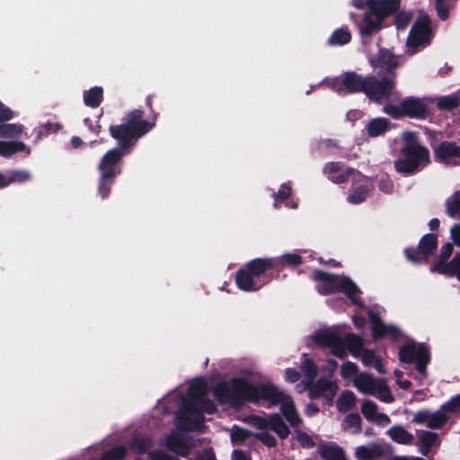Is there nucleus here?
<instances>
[{
	"mask_svg": "<svg viewBox=\"0 0 460 460\" xmlns=\"http://www.w3.org/2000/svg\"><path fill=\"white\" fill-rule=\"evenodd\" d=\"M144 116L145 111L142 109H134L124 114L121 123L111 124L109 127L110 136L118 146L108 150L98 164V194L102 199L109 197L115 178L121 173L123 158L129 155L137 141L155 126L157 114L155 115L154 121L146 119Z\"/></svg>",
	"mask_w": 460,
	"mask_h": 460,
	"instance_id": "f257e3e1",
	"label": "nucleus"
},
{
	"mask_svg": "<svg viewBox=\"0 0 460 460\" xmlns=\"http://www.w3.org/2000/svg\"><path fill=\"white\" fill-rule=\"evenodd\" d=\"M213 394L220 403H229L240 408L245 402H259L261 400L277 405L283 398L284 392L272 384H251L243 377H233L228 382L217 384Z\"/></svg>",
	"mask_w": 460,
	"mask_h": 460,
	"instance_id": "f03ea898",
	"label": "nucleus"
},
{
	"mask_svg": "<svg viewBox=\"0 0 460 460\" xmlns=\"http://www.w3.org/2000/svg\"><path fill=\"white\" fill-rule=\"evenodd\" d=\"M278 261L272 257L255 258L235 272L236 287L244 292H255L279 277Z\"/></svg>",
	"mask_w": 460,
	"mask_h": 460,
	"instance_id": "7ed1b4c3",
	"label": "nucleus"
},
{
	"mask_svg": "<svg viewBox=\"0 0 460 460\" xmlns=\"http://www.w3.org/2000/svg\"><path fill=\"white\" fill-rule=\"evenodd\" d=\"M313 279L320 282L316 290L323 296H328L342 292L352 304L362 306V300L358 297L360 293L358 287L349 278L333 273L325 272L322 270H315L313 273Z\"/></svg>",
	"mask_w": 460,
	"mask_h": 460,
	"instance_id": "20e7f679",
	"label": "nucleus"
},
{
	"mask_svg": "<svg viewBox=\"0 0 460 460\" xmlns=\"http://www.w3.org/2000/svg\"><path fill=\"white\" fill-rule=\"evenodd\" d=\"M403 140L404 144L401 149L402 158L394 161V167L398 172L411 174L418 170L421 163H429V151L419 143L413 132H406Z\"/></svg>",
	"mask_w": 460,
	"mask_h": 460,
	"instance_id": "39448f33",
	"label": "nucleus"
},
{
	"mask_svg": "<svg viewBox=\"0 0 460 460\" xmlns=\"http://www.w3.org/2000/svg\"><path fill=\"white\" fill-rule=\"evenodd\" d=\"M399 360L405 364L415 363V368L420 375H425L430 361V352L424 343H406L399 349Z\"/></svg>",
	"mask_w": 460,
	"mask_h": 460,
	"instance_id": "423d86ee",
	"label": "nucleus"
},
{
	"mask_svg": "<svg viewBox=\"0 0 460 460\" xmlns=\"http://www.w3.org/2000/svg\"><path fill=\"white\" fill-rule=\"evenodd\" d=\"M395 87V77L386 75L377 79L374 75L367 76L365 94L373 101L379 102L382 99H389Z\"/></svg>",
	"mask_w": 460,
	"mask_h": 460,
	"instance_id": "0eeeda50",
	"label": "nucleus"
},
{
	"mask_svg": "<svg viewBox=\"0 0 460 460\" xmlns=\"http://www.w3.org/2000/svg\"><path fill=\"white\" fill-rule=\"evenodd\" d=\"M437 247L438 236L436 234L429 233L420 238L417 249L407 247L404 249L403 253L409 261L420 263L421 261H428Z\"/></svg>",
	"mask_w": 460,
	"mask_h": 460,
	"instance_id": "6e6552de",
	"label": "nucleus"
},
{
	"mask_svg": "<svg viewBox=\"0 0 460 460\" xmlns=\"http://www.w3.org/2000/svg\"><path fill=\"white\" fill-rule=\"evenodd\" d=\"M432 34L431 21L428 15L420 16L412 25L407 43L410 47H419L429 43Z\"/></svg>",
	"mask_w": 460,
	"mask_h": 460,
	"instance_id": "1a4fd4ad",
	"label": "nucleus"
},
{
	"mask_svg": "<svg viewBox=\"0 0 460 460\" xmlns=\"http://www.w3.org/2000/svg\"><path fill=\"white\" fill-rule=\"evenodd\" d=\"M183 407L187 412L197 415V418L194 420L195 427L188 428L190 430H199V427L202 426L204 422L202 412L213 414L217 411L215 402L207 396L198 400L197 402H184Z\"/></svg>",
	"mask_w": 460,
	"mask_h": 460,
	"instance_id": "9d476101",
	"label": "nucleus"
},
{
	"mask_svg": "<svg viewBox=\"0 0 460 460\" xmlns=\"http://www.w3.org/2000/svg\"><path fill=\"white\" fill-rule=\"evenodd\" d=\"M374 68H380L387 73V75L395 77V69L402 66L400 57L395 56L390 49L380 48L377 54L370 59Z\"/></svg>",
	"mask_w": 460,
	"mask_h": 460,
	"instance_id": "9b49d317",
	"label": "nucleus"
},
{
	"mask_svg": "<svg viewBox=\"0 0 460 460\" xmlns=\"http://www.w3.org/2000/svg\"><path fill=\"white\" fill-rule=\"evenodd\" d=\"M305 387L307 389L308 396L312 400L319 399L326 394H328L331 399L335 396L338 390L336 383L326 377H320L310 384L309 382H305Z\"/></svg>",
	"mask_w": 460,
	"mask_h": 460,
	"instance_id": "f8f14e48",
	"label": "nucleus"
},
{
	"mask_svg": "<svg viewBox=\"0 0 460 460\" xmlns=\"http://www.w3.org/2000/svg\"><path fill=\"white\" fill-rule=\"evenodd\" d=\"M436 158L448 165H460V146L455 142L442 141L434 150Z\"/></svg>",
	"mask_w": 460,
	"mask_h": 460,
	"instance_id": "ddd939ff",
	"label": "nucleus"
},
{
	"mask_svg": "<svg viewBox=\"0 0 460 460\" xmlns=\"http://www.w3.org/2000/svg\"><path fill=\"white\" fill-rule=\"evenodd\" d=\"M402 109L405 117L411 119H425L430 114L428 105L413 96L406 97L402 101Z\"/></svg>",
	"mask_w": 460,
	"mask_h": 460,
	"instance_id": "4468645a",
	"label": "nucleus"
},
{
	"mask_svg": "<svg viewBox=\"0 0 460 460\" xmlns=\"http://www.w3.org/2000/svg\"><path fill=\"white\" fill-rule=\"evenodd\" d=\"M401 0H367V7L372 14L376 15L382 21L390 16L400 8Z\"/></svg>",
	"mask_w": 460,
	"mask_h": 460,
	"instance_id": "2eb2a0df",
	"label": "nucleus"
},
{
	"mask_svg": "<svg viewBox=\"0 0 460 460\" xmlns=\"http://www.w3.org/2000/svg\"><path fill=\"white\" fill-rule=\"evenodd\" d=\"M340 83L349 93H365L367 77H363L361 75L357 74L354 71L344 72L341 75Z\"/></svg>",
	"mask_w": 460,
	"mask_h": 460,
	"instance_id": "dca6fc26",
	"label": "nucleus"
},
{
	"mask_svg": "<svg viewBox=\"0 0 460 460\" xmlns=\"http://www.w3.org/2000/svg\"><path fill=\"white\" fill-rule=\"evenodd\" d=\"M161 445L181 457H187L190 454V447L183 437L178 433H172L166 436L164 442H161Z\"/></svg>",
	"mask_w": 460,
	"mask_h": 460,
	"instance_id": "f3484780",
	"label": "nucleus"
},
{
	"mask_svg": "<svg viewBox=\"0 0 460 460\" xmlns=\"http://www.w3.org/2000/svg\"><path fill=\"white\" fill-rule=\"evenodd\" d=\"M279 403H281V412L290 426L294 428L298 427L302 423V419L296 409L292 398L284 393L282 400Z\"/></svg>",
	"mask_w": 460,
	"mask_h": 460,
	"instance_id": "a211bd4d",
	"label": "nucleus"
},
{
	"mask_svg": "<svg viewBox=\"0 0 460 460\" xmlns=\"http://www.w3.org/2000/svg\"><path fill=\"white\" fill-rule=\"evenodd\" d=\"M383 379L375 378L368 373H361L355 379L357 389L366 394H375Z\"/></svg>",
	"mask_w": 460,
	"mask_h": 460,
	"instance_id": "6ab92c4d",
	"label": "nucleus"
},
{
	"mask_svg": "<svg viewBox=\"0 0 460 460\" xmlns=\"http://www.w3.org/2000/svg\"><path fill=\"white\" fill-rule=\"evenodd\" d=\"M385 455L384 447L376 443L369 447L360 446L355 450V457L358 460H375L383 457Z\"/></svg>",
	"mask_w": 460,
	"mask_h": 460,
	"instance_id": "aec40b11",
	"label": "nucleus"
},
{
	"mask_svg": "<svg viewBox=\"0 0 460 460\" xmlns=\"http://www.w3.org/2000/svg\"><path fill=\"white\" fill-rule=\"evenodd\" d=\"M391 125V121L386 118H375L366 126L367 134L371 137L382 136L390 130Z\"/></svg>",
	"mask_w": 460,
	"mask_h": 460,
	"instance_id": "412c9836",
	"label": "nucleus"
},
{
	"mask_svg": "<svg viewBox=\"0 0 460 460\" xmlns=\"http://www.w3.org/2000/svg\"><path fill=\"white\" fill-rule=\"evenodd\" d=\"M318 452L323 460H347L344 450L335 443L320 445Z\"/></svg>",
	"mask_w": 460,
	"mask_h": 460,
	"instance_id": "4be33fe9",
	"label": "nucleus"
},
{
	"mask_svg": "<svg viewBox=\"0 0 460 460\" xmlns=\"http://www.w3.org/2000/svg\"><path fill=\"white\" fill-rule=\"evenodd\" d=\"M367 316L371 323V334L374 341L385 338L386 324L384 323L378 314L373 310L367 312Z\"/></svg>",
	"mask_w": 460,
	"mask_h": 460,
	"instance_id": "5701e85b",
	"label": "nucleus"
},
{
	"mask_svg": "<svg viewBox=\"0 0 460 460\" xmlns=\"http://www.w3.org/2000/svg\"><path fill=\"white\" fill-rule=\"evenodd\" d=\"M432 272L446 275L448 277L456 276L460 280V252H456L450 261H446Z\"/></svg>",
	"mask_w": 460,
	"mask_h": 460,
	"instance_id": "b1692460",
	"label": "nucleus"
},
{
	"mask_svg": "<svg viewBox=\"0 0 460 460\" xmlns=\"http://www.w3.org/2000/svg\"><path fill=\"white\" fill-rule=\"evenodd\" d=\"M208 384L203 377L196 378L188 389L190 400L188 402H197L207 396Z\"/></svg>",
	"mask_w": 460,
	"mask_h": 460,
	"instance_id": "393cba45",
	"label": "nucleus"
},
{
	"mask_svg": "<svg viewBox=\"0 0 460 460\" xmlns=\"http://www.w3.org/2000/svg\"><path fill=\"white\" fill-rule=\"evenodd\" d=\"M439 443V436L437 433L424 430L419 439L420 451L423 456H428L431 447Z\"/></svg>",
	"mask_w": 460,
	"mask_h": 460,
	"instance_id": "a878e982",
	"label": "nucleus"
},
{
	"mask_svg": "<svg viewBox=\"0 0 460 460\" xmlns=\"http://www.w3.org/2000/svg\"><path fill=\"white\" fill-rule=\"evenodd\" d=\"M270 430L275 432L279 438L286 439L290 430L279 413L270 414Z\"/></svg>",
	"mask_w": 460,
	"mask_h": 460,
	"instance_id": "bb28decb",
	"label": "nucleus"
},
{
	"mask_svg": "<svg viewBox=\"0 0 460 460\" xmlns=\"http://www.w3.org/2000/svg\"><path fill=\"white\" fill-rule=\"evenodd\" d=\"M383 21L376 17L373 20L371 14L366 13L363 18V24L359 26V31L363 38L370 37L376 31H378L382 27Z\"/></svg>",
	"mask_w": 460,
	"mask_h": 460,
	"instance_id": "cd10ccee",
	"label": "nucleus"
},
{
	"mask_svg": "<svg viewBox=\"0 0 460 460\" xmlns=\"http://www.w3.org/2000/svg\"><path fill=\"white\" fill-rule=\"evenodd\" d=\"M272 259L278 261L277 270L279 274L286 266L296 268L303 263L302 256L297 253L287 252L281 256L272 257Z\"/></svg>",
	"mask_w": 460,
	"mask_h": 460,
	"instance_id": "c85d7f7f",
	"label": "nucleus"
},
{
	"mask_svg": "<svg viewBox=\"0 0 460 460\" xmlns=\"http://www.w3.org/2000/svg\"><path fill=\"white\" fill-rule=\"evenodd\" d=\"M341 339V337L336 332L330 329L318 331L314 336L317 345L327 348H330Z\"/></svg>",
	"mask_w": 460,
	"mask_h": 460,
	"instance_id": "c756f323",
	"label": "nucleus"
},
{
	"mask_svg": "<svg viewBox=\"0 0 460 460\" xmlns=\"http://www.w3.org/2000/svg\"><path fill=\"white\" fill-rule=\"evenodd\" d=\"M351 40V33L348 27H341L333 31L328 39L330 46H343Z\"/></svg>",
	"mask_w": 460,
	"mask_h": 460,
	"instance_id": "7c9ffc66",
	"label": "nucleus"
},
{
	"mask_svg": "<svg viewBox=\"0 0 460 460\" xmlns=\"http://www.w3.org/2000/svg\"><path fill=\"white\" fill-rule=\"evenodd\" d=\"M103 100V90L100 86H94L84 93V104L91 108H97Z\"/></svg>",
	"mask_w": 460,
	"mask_h": 460,
	"instance_id": "2f4dec72",
	"label": "nucleus"
},
{
	"mask_svg": "<svg viewBox=\"0 0 460 460\" xmlns=\"http://www.w3.org/2000/svg\"><path fill=\"white\" fill-rule=\"evenodd\" d=\"M368 186L367 183H360L358 185L353 184L348 195V201L351 204H359L363 202L368 195Z\"/></svg>",
	"mask_w": 460,
	"mask_h": 460,
	"instance_id": "473e14b6",
	"label": "nucleus"
},
{
	"mask_svg": "<svg viewBox=\"0 0 460 460\" xmlns=\"http://www.w3.org/2000/svg\"><path fill=\"white\" fill-rule=\"evenodd\" d=\"M301 371L305 376L303 380V383L314 381L318 375V367L315 365L314 361L309 358L305 353L303 354V360L301 362Z\"/></svg>",
	"mask_w": 460,
	"mask_h": 460,
	"instance_id": "72a5a7b5",
	"label": "nucleus"
},
{
	"mask_svg": "<svg viewBox=\"0 0 460 460\" xmlns=\"http://www.w3.org/2000/svg\"><path fill=\"white\" fill-rule=\"evenodd\" d=\"M387 434L390 436L393 441L408 445L411 444L413 440V436L410 432H408L402 426H394L390 429H388Z\"/></svg>",
	"mask_w": 460,
	"mask_h": 460,
	"instance_id": "f704fd0d",
	"label": "nucleus"
},
{
	"mask_svg": "<svg viewBox=\"0 0 460 460\" xmlns=\"http://www.w3.org/2000/svg\"><path fill=\"white\" fill-rule=\"evenodd\" d=\"M26 148V145L22 141H0V155L3 157H10Z\"/></svg>",
	"mask_w": 460,
	"mask_h": 460,
	"instance_id": "c9c22d12",
	"label": "nucleus"
},
{
	"mask_svg": "<svg viewBox=\"0 0 460 460\" xmlns=\"http://www.w3.org/2000/svg\"><path fill=\"white\" fill-rule=\"evenodd\" d=\"M355 403V394L352 391L345 390L339 396L336 406L340 412H347L354 407Z\"/></svg>",
	"mask_w": 460,
	"mask_h": 460,
	"instance_id": "e433bc0d",
	"label": "nucleus"
},
{
	"mask_svg": "<svg viewBox=\"0 0 460 460\" xmlns=\"http://www.w3.org/2000/svg\"><path fill=\"white\" fill-rule=\"evenodd\" d=\"M153 446L151 438L142 436H135L129 441L128 447L137 454L143 455L149 453L148 449Z\"/></svg>",
	"mask_w": 460,
	"mask_h": 460,
	"instance_id": "4c0bfd02",
	"label": "nucleus"
},
{
	"mask_svg": "<svg viewBox=\"0 0 460 460\" xmlns=\"http://www.w3.org/2000/svg\"><path fill=\"white\" fill-rule=\"evenodd\" d=\"M344 341L346 349H349L353 357H358L364 349L362 339L354 333L347 334L344 337Z\"/></svg>",
	"mask_w": 460,
	"mask_h": 460,
	"instance_id": "58836bf2",
	"label": "nucleus"
},
{
	"mask_svg": "<svg viewBox=\"0 0 460 460\" xmlns=\"http://www.w3.org/2000/svg\"><path fill=\"white\" fill-rule=\"evenodd\" d=\"M0 122V137L2 138H14L19 137L23 130V126L15 123Z\"/></svg>",
	"mask_w": 460,
	"mask_h": 460,
	"instance_id": "ea45409f",
	"label": "nucleus"
},
{
	"mask_svg": "<svg viewBox=\"0 0 460 460\" xmlns=\"http://www.w3.org/2000/svg\"><path fill=\"white\" fill-rule=\"evenodd\" d=\"M449 417L446 415L440 407L437 411L430 412L428 428L432 429H441L447 423Z\"/></svg>",
	"mask_w": 460,
	"mask_h": 460,
	"instance_id": "a19ab883",
	"label": "nucleus"
},
{
	"mask_svg": "<svg viewBox=\"0 0 460 460\" xmlns=\"http://www.w3.org/2000/svg\"><path fill=\"white\" fill-rule=\"evenodd\" d=\"M460 104V99L453 94L446 95L438 99L437 107L440 111H453Z\"/></svg>",
	"mask_w": 460,
	"mask_h": 460,
	"instance_id": "79ce46f5",
	"label": "nucleus"
},
{
	"mask_svg": "<svg viewBox=\"0 0 460 460\" xmlns=\"http://www.w3.org/2000/svg\"><path fill=\"white\" fill-rule=\"evenodd\" d=\"M453 250H454V247H453V243H445L441 248H440V252H439V256H438V260L436 261L430 267V271L432 272L433 270H435L436 269H438V267L442 266L446 261H448V259L450 258V256L452 255L453 253Z\"/></svg>",
	"mask_w": 460,
	"mask_h": 460,
	"instance_id": "37998d69",
	"label": "nucleus"
},
{
	"mask_svg": "<svg viewBox=\"0 0 460 460\" xmlns=\"http://www.w3.org/2000/svg\"><path fill=\"white\" fill-rule=\"evenodd\" d=\"M128 455L126 447L119 445L102 453L104 460H124Z\"/></svg>",
	"mask_w": 460,
	"mask_h": 460,
	"instance_id": "c03bdc74",
	"label": "nucleus"
},
{
	"mask_svg": "<svg viewBox=\"0 0 460 460\" xmlns=\"http://www.w3.org/2000/svg\"><path fill=\"white\" fill-rule=\"evenodd\" d=\"M446 212L450 217H456L460 214V196L457 193L447 199Z\"/></svg>",
	"mask_w": 460,
	"mask_h": 460,
	"instance_id": "a18cd8bd",
	"label": "nucleus"
},
{
	"mask_svg": "<svg viewBox=\"0 0 460 460\" xmlns=\"http://www.w3.org/2000/svg\"><path fill=\"white\" fill-rule=\"evenodd\" d=\"M447 416L460 412V394L453 396L450 400L441 405Z\"/></svg>",
	"mask_w": 460,
	"mask_h": 460,
	"instance_id": "49530a36",
	"label": "nucleus"
},
{
	"mask_svg": "<svg viewBox=\"0 0 460 460\" xmlns=\"http://www.w3.org/2000/svg\"><path fill=\"white\" fill-rule=\"evenodd\" d=\"M361 412L367 420L373 421L377 414L376 403L370 400L365 401L361 405Z\"/></svg>",
	"mask_w": 460,
	"mask_h": 460,
	"instance_id": "de8ad7c7",
	"label": "nucleus"
},
{
	"mask_svg": "<svg viewBox=\"0 0 460 460\" xmlns=\"http://www.w3.org/2000/svg\"><path fill=\"white\" fill-rule=\"evenodd\" d=\"M450 0H435V9L440 20L446 21L449 17Z\"/></svg>",
	"mask_w": 460,
	"mask_h": 460,
	"instance_id": "09e8293b",
	"label": "nucleus"
},
{
	"mask_svg": "<svg viewBox=\"0 0 460 460\" xmlns=\"http://www.w3.org/2000/svg\"><path fill=\"white\" fill-rule=\"evenodd\" d=\"M341 376L343 379L351 378L358 376V366L350 361H347L341 365Z\"/></svg>",
	"mask_w": 460,
	"mask_h": 460,
	"instance_id": "8fccbe9b",
	"label": "nucleus"
},
{
	"mask_svg": "<svg viewBox=\"0 0 460 460\" xmlns=\"http://www.w3.org/2000/svg\"><path fill=\"white\" fill-rule=\"evenodd\" d=\"M376 393L379 394V399L384 402L390 403L394 401V397L385 380L381 382Z\"/></svg>",
	"mask_w": 460,
	"mask_h": 460,
	"instance_id": "3c124183",
	"label": "nucleus"
},
{
	"mask_svg": "<svg viewBox=\"0 0 460 460\" xmlns=\"http://www.w3.org/2000/svg\"><path fill=\"white\" fill-rule=\"evenodd\" d=\"M31 174L26 171H13L10 176L5 177V181L8 182V186L13 182H25L30 180Z\"/></svg>",
	"mask_w": 460,
	"mask_h": 460,
	"instance_id": "603ef678",
	"label": "nucleus"
},
{
	"mask_svg": "<svg viewBox=\"0 0 460 460\" xmlns=\"http://www.w3.org/2000/svg\"><path fill=\"white\" fill-rule=\"evenodd\" d=\"M330 349H331V353L333 356L339 358L340 359H344L347 357L346 344H345L344 339H342V338L340 341H338L336 343L332 345L330 347Z\"/></svg>",
	"mask_w": 460,
	"mask_h": 460,
	"instance_id": "864d4df0",
	"label": "nucleus"
},
{
	"mask_svg": "<svg viewBox=\"0 0 460 460\" xmlns=\"http://www.w3.org/2000/svg\"><path fill=\"white\" fill-rule=\"evenodd\" d=\"M254 437L268 447H275L277 446L276 438L267 431L256 433Z\"/></svg>",
	"mask_w": 460,
	"mask_h": 460,
	"instance_id": "5fc2aeb1",
	"label": "nucleus"
},
{
	"mask_svg": "<svg viewBox=\"0 0 460 460\" xmlns=\"http://www.w3.org/2000/svg\"><path fill=\"white\" fill-rule=\"evenodd\" d=\"M411 20V14L405 12L398 13L394 17V25L397 29L406 28Z\"/></svg>",
	"mask_w": 460,
	"mask_h": 460,
	"instance_id": "6e6d98bb",
	"label": "nucleus"
},
{
	"mask_svg": "<svg viewBox=\"0 0 460 460\" xmlns=\"http://www.w3.org/2000/svg\"><path fill=\"white\" fill-rule=\"evenodd\" d=\"M291 187L286 183L280 185L278 192L273 193L276 202H284L291 196Z\"/></svg>",
	"mask_w": 460,
	"mask_h": 460,
	"instance_id": "4d7b16f0",
	"label": "nucleus"
},
{
	"mask_svg": "<svg viewBox=\"0 0 460 460\" xmlns=\"http://www.w3.org/2000/svg\"><path fill=\"white\" fill-rule=\"evenodd\" d=\"M149 460H181L175 456L169 455L161 449L152 450L148 453Z\"/></svg>",
	"mask_w": 460,
	"mask_h": 460,
	"instance_id": "13d9d810",
	"label": "nucleus"
},
{
	"mask_svg": "<svg viewBox=\"0 0 460 460\" xmlns=\"http://www.w3.org/2000/svg\"><path fill=\"white\" fill-rule=\"evenodd\" d=\"M378 357L376 355L374 349H364L361 352V361L366 367H371L374 365Z\"/></svg>",
	"mask_w": 460,
	"mask_h": 460,
	"instance_id": "bf43d9fd",
	"label": "nucleus"
},
{
	"mask_svg": "<svg viewBox=\"0 0 460 460\" xmlns=\"http://www.w3.org/2000/svg\"><path fill=\"white\" fill-rule=\"evenodd\" d=\"M253 434L249 431L248 429H243V428H237L233 433H232V440L234 442H244L246 439H248Z\"/></svg>",
	"mask_w": 460,
	"mask_h": 460,
	"instance_id": "052dcab7",
	"label": "nucleus"
},
{
	"mask_svg": "<svg viewBox=\"0 0 460 460\" xmlns=\"http://www.w3.org/2000/svg\"><path fill=\"white\" fill-rule=\"evenodd\" d=\"M355 172V170L352 168H347L345 171L339 172L337 174L333 175L331 180L335 183H343L348 181L349 178Z\"/></svg>",
	"mask_w": 460,
	"mask_h": 460,
	"instance_id": "680f3d73",
	"label": "nucleus"
},
{
	"mask_svg": "<svg viewBox=\"0 0 460 460\" xmlns=\"http://www.w3.org/2000/svg\"><path fill=\"white\" fill-rule=\"evenodd\" d=\"M385 111L394 119L405 117L403 110L402 109V102H400L399 106L392 104L386 105L385 107Z\"/></svg>",
	"mask_w": 460,
	"mask_h": 460,
	"instance_id": "e2e57ef3",
	"label": "nucleus"
},
{
	"mask_svg": "<svg viewBox=\"0 0 460 460\" xmlns=\"http://www.w3.org/2000/svg\"><path fill=\"white\" fill-rule=\"evenodd\" d=\"M296 438L301 443L303 447L312 448L315 445L313 438L304 431H296Z\"/></svg>",
	"mask_w": 460,
	"mask_h": 460,
	"instance_id": "0e129e2a",
	"label": "nucleus"
},
{
	"mask_svg": "<svg viewBox=\"0 0 460 460\" xmlns=\"http://www.w3.org/2000/svg\"><path fill=\"white\" fill-rule=\"evenodd\" d=\"M344 420L349 428H357L358 430L361 428V418L358 413L348 414Z\"/></svg>",
	"mask_w": 460,
	"mask_h": 460,
	"instance_id": "69168bd1",
	"label": "nucleus"
},
{
	"mask_svg": "<svg viewBox=\"0 0 460 460\" xmlns=\"http://www.w3.org/2000/svg\"><path fill=\"white\" fill-rule=\"evenodd\" d=\"M14 118V112L0 101V122L9 121Z\"/></svg>",
	"mask_w": 460,
	"mask_h": 460,
	"instance_id": "338daca9",
	"label": "nucleus"
},
{
	"mask_svg": "<svg viewBox=\"0 0 460 460\" xmlns=\"http://www.w3.org/2000/svg\"><path fill=\"white\" fill-rule=\"evenodd\" d=\"M429 415H430V412L427 410L419 411L414 414L412 422H414L416 424H425L426 423L428 425V422L429 420Z\"/></svg>",
	"mask_w": 460,
	"mask_h": 460,
	"instance_id": "774afa93",
	"label": "nucleus"
}]
</instances>
